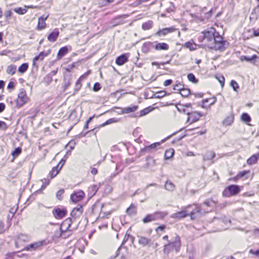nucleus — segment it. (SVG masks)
I'll use <instances>...</instances> for the list:
<instances>
[{
	"instance_id": "obj_1",
	"label": "nucleus",
	"mask_w": 259,
	"mask_h": 259,
	"mask_svg": "<svg viewBox=\"0 0 259 259\" xmlns=\"http://www.w3.org/2000/svg\"><path fill=\"white\" fill-rule=\"evenodd\" d=\"M181 246V242L180 237L177 235L171 242L167 244H165L163 247V252L164 254H168L171 251L175 250L176 252H179Z\"/></svg>"
},
{
	"instance_id": "obj_2",
	"label": "nucleus",
	"mask_w": 259,
	"mask_h": 259,
	"mask_svg": "<svg viewBox=\"0 0 259 259\" xmlns=\"http://www.w3.org/2000/svg\"><path fill=\"white\" fill-rule=\"evenodd\" d=\"M215 31L213 28H211L210 30H205L201 32V35L198 37V40L200 42L204 41V42L209 47L212 46V41L214 40V36Z\"/></svg>"
},
{
	"instance_id": "obj_3",
	"label": "nucleus",
	"mask_w": 259,
	"mask_h": 259,
	"mask_svg": "<svg viewBox=\"0 0 259 259\" xmlns=\"http://www.w3.org/2000/svg\"><path fill=\"white\" fill-rule=\"evenodd\" d=\"M167 214L168 213L166 211H155L153 213L147 214L143 219V222L146 224L152 221L162 220Z\"/></svg>"
},
{
	"instance_id": "obj_4",
	"label": "nucleus",
	"mask_w": 259,
	"mask_h": 259,
	"mask_svg": "<svg viewBox=\"0 0 259 259\" xmlns=\"http://www.w3.org/2000/svg\"><path fill=\"white\" fill-rule=\"evenodd\" d=\"M29 98L27 97L26 91L24 89H21L18 94V98L16 100V107L20 108L25 104L28 102Z\"/></svg>"
},
{
	"instance_id": "obj_5",
	"label": "nucleus",
	"mask_w": 259,
	"mask_h": 259,
	"mask_svg": "<svg viewBox=\"0 0 259 259\" xmlns=\"http://www.w3.org/2000/svg\"><path fill=\"white\" fill-rule=\"evenodd\" d=\"M240 192L239 187L237 185H232L227 187L223 191V195L228 197L231 196L235 195Z\"/></svg>"
},
{
	"instance_id": "obj_6",
	"label": "nucleus",
	"mask_w": 259,
	"mask_h": 259,
	"mask_svg": "<svg viewBox=\"0 0 259 259\" xmlns=\"http://www.w3.org/2000/svg\"><path fill=\"white\" fill-rule=\"evenodd\" d=\"M46 245H47L46 240H41V241H39L38 242H36L31 243V244L27 245L24 248V250H25L27 251L35 250L37 249H39L41 246Z\"/></svg>"
},
{
	"instance_id": "obj_7",
	"label": "nucleus",
	"mask_w": 259,
	"mask_h": 259,
	"mask_svg": "<svg viewBox=\"0 0 259 259\" xmlns=\"http://www.w3.org/2000/svg\"><path fill=\"white\" fill-rule=\"evenodd\" d=\"M84 196V193L82 191L76 192L71 195L70 200L74 203L81 201Z\"/></svg>"
},
{
	"instance_id": "obj_8",
	"label": "nucleus",
	"mask_w": 259,
	"mask_h": 259,
	"mask_svg": "<svg viewBox=\"0 0 259 259\" xmlns=\"http://www.w3.org/2000/svg\"><path fill=\"white\" fill-rule=\"evenodd\" d=\"M91 71H88L85 73H84L83 75H82L76 81L75 84V88H74V92H78L81 88L82 84H81V81L85 78L87 77V76L90 74Z\"/></svg>"
},
{
	"instance_id": "obj_9",
	"label": "nucleus",
	"mask_w": 259,
	"mask_h": 259,
	"mask_svg": "<svg viewBox=\"0 0 259 259\" xmlns=\"http://www.w3.org/2000/svg\"><path fill=\"white\" fill-rule=\"evenodd\" d=\"M67 213V210L65 208L61 209L56 208L53 210L54 217L57 219H61L63 218Z\"/></svg>"
},
{
	"instance_id": "obj_10",
	"label": "nucleus",
	"mask_w": 259,
	"mask_h": 259,
	"mask_svg": "<svg viewBox=\"0 0 259 259\" xmlns=\"http://www.w3.org/2000/svg\"><path fill=\"white\" fill-rule=\"evenodd\" d=\"M187 115H188V121H190L191 123L197 121L202 116L200 112H188Z\"/></svg>"
},
{
	"instance_id": "obj_11",
	"label": "nucleus",
	"mask_w": 259,
	"mask_h": 259,
	"mask_svg": "<svg viewBox=\"0 0 259 259\" xmlns=\"http://www.w3.org/2000/svg\"><path fill=\"white\" fill-rule=\"evenodd\" d=\"M160 145V143L158 142L153 143L149 146H146L144 148L141 149V153L142 154H144L145 152H151L152 151L156 150V148L157 146H158Z\"/></svg>"
},
{
	"instance_id": "obj_12",
	"label": "nucleus",
	"mask_w": 259,
	"mask_h": 259,
	"mask_svg": "<svg viewBox=\"0 0 259 259\" xmlns=\"http://www.w3.org/2000/svg\"><path fill=\"white\" fill-rule=\"evenodd\" d=\"M83 212V207L82 205H78L76 207L73 209L71 212V215L74 219L79 218Z\"/></svg>"
},
{
	"instance_id": "obj_13",
	"label": "nucleus",
	"mask_w": 259,
	"mask_h": 259,
	"mask_svg": "<svg viewBox=\"0 0 259 259\" xmlns=\"http://www.w3.org/2000/svg\"><path fill=\"white\" fill-rule=\"evenodd\" d=\"M175 30V28L172 27L170 28H165L159 29L155 34L158 36H165L169 33L174 32Z\"/></svg>"
},
{
	"instance_id": "obj_14",
	"label": "nucleus",
	"mask_w": 259,
	"mask_h": 259,
	"mask_svg": "<svg viewBox=\"0 0 259 259\" xmlns=\"http://www.w3.org/2000/svg\"><path fill=\"white\" fill-rule=\"evenodd\" d=\"M129 54H123L118 57L116 59V63L118 65H122L128 61Z\"/></svg>"
},
{
	"instance_id": "obj_15",
	"label": "nucleus",
	"mask_w": 259,
	"mask_h": 259,
	"mask_svg": "<svg viewBox=\"0 0 259 259\" xmlns=\"http://www.w3.org/2000/svg\"><path fill=\"white\" fill-rule=\"evenodd\" d=\"M228 43L226 41L217 42L216 44L213 45L210 47L211 48H214L221 51H223L228 47Z\"/></svg>"
},
{
	"instance_id": "obj_16",
	"label": "nucleus",
	"mask_w": 259,
	"mask_h": 259,
	"mask_svg": "<svg viewBox=\"0 0 259 259\" xmlns=\"http://www.w3.org/2000/svg\"><path fill=\"white\" fill-rule=\"evenodd\" d=\"M49 15H47L46 17H44V16H41L39 18L38 21V24L37 26V30H40L45 29L46 26V20L48 18Z\"/></svg>"
},
{
	"instance_id": "obj_17",
	"label": "nucleus",
	"mask_w": 259,
	"mask_h": 259,
	"mask_svg": "<svg viewBox=\"0 0 259 259\" xmlns=\"http://www.w3.org/2000/svg\"><path fill=\"white\" fill-rule=\"evenodd\" d=\"M60 163H59L57 166L54 167L52 170L50 172L49 175L51 177V179H53L55 177L59 172L60 169L63 166V164L60 166Z\"/></svg>"
},
{
	"instance_id": "obj_18",
	"label": "nucleus",
	"mask_w": 259,
	"mask_h": 259,
	"mask_svg": "<svg viewBox=\"0 0 259 259\" xmlns=\"http://www.w3.org/2000/svg\"><path fill=\"white\" fill-rule=\"evenodd\" d=\"M59 35V31L58 29H55L48 36V39L51 42L55 41Z\"/></svg>"
},
{
	"instance_id": "obj_19",
	"label": "nucleus",
	"mask_w": 259,
	"mask_h": 259,
	"mask_svg": "<svg viewBox=\"0 0 259 259\" xmlns=\"http://www.w3.org/2000/svg\"><path fill=\"white\" fill-rule=\"evenodd\" d=\"M188 211L187 210H182L172 214L170 217L173 219H180L186 217L188 215Z\"/></svg>"
},
{
	"instance_id": "obj_20",
	"label": "nucleus",
	"mask_w": 259,
	"mask_h": 259,
	"mask_svg": "<svg viewBox=\"0 0 259 259\" xmlns=\"http://www.w3.org/2000/svg\"><path fill=\"white\" fill-rule=\"evenodd\" d=\"M138 243L144 247L149 244L151 241V239L142 236H138Z\"/></svg>"
},
{
	"instance_id": "obj_21",
	"label": "nucleus",
	"mask_w": 259,
	"mask_h": 259,
	"mask_svg": "<svg viewBox=\"0 0 259 259\" xmlns=\"http://www.w3.org/2000/svg\"><path fill=\"white\" fill-rule=\"evenodd\" d=\"M169 48V45L164 42H158L155 46V49L156 51H166Z\"/></svg>"
},
{
	"instance_id": "obj_22",
	"label": "nucleus",
	"mask_w": 259,
	"mask_h": 259,
	"mask_svg": "<svg viewBox=\"0 0 259 259\" xmlns=\"http://www.w3.org/2000/svg\"><path fill=\"white\" fill-rule=\"evenodd\" d=\"M50 52L51 50H48L46 52L44 51L40 52L38 56H35L33 58V62H34L38 60L42 61L45 57H47L50 54Z\"/></svg>"
},
{
	"instance_id": "obj_23",
	"label": "nucleus",
	"mask_w": 259,
	"mask_h": 259,
	"mask_svg": "<svg viewBox=\"0 0 259 259\" xmlns=\"http://www.w3.org/2000/svg\"><path fill=\"white\" fill-rule=\"evenodd\" d=\"M259 159V152L256 154H254L251 156L249 158H248L247 160V163L249 165H251L254 164L256 162L257 160Z\"/></svg>"
},
{
	"instance_id": "obj_24",
	"label": "nucleus",
	"mask_w": 259,
	"mask_h": 259,
	"mask_svg": "<svg viewBox=\"0 0 259 259\" xmlns=\"http://www.w3.org/2000/svg\"><path fill=\"white\" fill-rule=\"evenodd\" d=\"M215 156V154L214 152L212 151L207 152L206 155L203 156V161H206L208 160H210L214 158Z\"/></svg>"
},
{
	"instance_id": "obj_25",
	"label": "nucleus",
	"mask_w": 259,
	"mask_h": 259,
	"mask_svg": "<svg viewBox=\"0 0 259 259\" xmlns=\"http://www.w3.org/2000/svg\"><path fill=\"white\" fill-rule=\"evenodd\" d=\"M126 212L130 215H135L137 213L136 207L132 204L130 207L127 208Z\"/></svg>"
},
{
	"instance_id": "obj_26",
	"label": "nucleus",
	"mask_w": 259,
	"mask_h": 259,
	"mask_svg": "<svg viewBox=\"0 0 259 259\" xmlns=\"http://www.w3.org/2000/svg\"><path fill=\"white\" fill-rule=\"evenodd\" d=\"M153 26V21L152 20H148V21L143 23L142 28L144 30H147L152 28Z\"/></svg>"
},
{
	"instance_id": "obj_27",
	"label": "nucleus",
	"mask_w": 259,
	"mask_h": 259,
	"mask_svg": "<svg viewBox=\"0 0 259 259\" xmlns=\"http://www.w3.org/2000/svg\"><path fill=\"white\" fill-rule=\"evenodd\" d=\"M138 109V106L134 105L132 107H127L122 109V113H129L135 111Z\"/></svg>"
},
{
	"instance_id": "obj_28",
	"label": "nucleus",
	"mask_w": 259,
	"mask_h": 259,
	"mask_svg": "<svg viewBox=\"0 0 259 259\" xmlns=\"http://www.w3.org/2000/svg\"><path fill=\"white\" fill-rule=\"evenodd\" d=\"M164 188L169 191H173L176 188L175 185L171 182L167 181L165 182Z\"/></svg>"
},
{
	"instance_id": "obj_29",
	"label": "nucleus",
	"mask_w": 259,
	"mask_h": 259,
	"mask_svg": "<svg viewBox=\"0 0 259 259\" xmlns=\"http://www.w3.org/2000/svg\"><path fill=\"white\" fill-rule=\"evenodd\" d=\"M175 153V151L173 149H169L165 151L164 154V159L168 160L172 157Z\"/></svg>"
},
{
	"instance_id": "obj_30",
	"label": "nucleus",
	"mask_w": 259,
	"mask_h": 259,
	"mask_svg": "<svg viewBox=\"0 0 259 259\" xmlns=\"http://www.w3.org/2000/svg\"><path fill=\"white\" fill-rule=\"evenodd\" d=\"M68 52V49L66 47H62L61 48L57 55V57L58 59H60L62 58L66 54H67Z\"/></svg>"
},
{
	"instance_id": "obj_31",
	"label": "nucleus",
	"mask_w": 259,
	"mask_h": 259,
	"mask_svg": "<svg viewBox=\"0 0 259 259\" xmlns=\"http://www.w3.org/2000/svg\"><path fill=\"white\" fill-rule=\"evenodd\" d=\"M16 66L14 65H10L7 68V73L9 74L13 75L16 71Z\"/></svg>"
},
{
	"instance_id": "obj_32",
	"label": "nucleus",
	"mask_w": 259,
	"mask_h": 259,
	"mask_svg": "<svg viewBox=\"0 0 259 259\" xmlns=\"http://www.w3.org/2000/svg\"><path fill=\"white\" fill-rule=\"evenodd\" d=\"M234 116L233 114L228 116L224 120V123L227 125H231L234 121Z\"/></svg>"
},
{
	"instance_id": "obj_33",
	"label": "nucleus",
	"mask_w": 259,
	"mask_h": 259,
	"mask_svg": "<svg viewBox=\"0 0 259 259\" xmlns=\"http://www.w3.org/2000/svg\"><path fill=\"white\" fill-rule=\"evenodd\" d=\"M241 120L246 123L249 122L251 120L250 116L246 113H243L241 116Z\"/></svg>"
},
{
	"instance_id": "obj_34",
	"label": "nucleus",
	"mask_w": 259,
	"mask_h": 259,
	"mask_svg": "<svg viewBox=\"0 0 259 259\" xmlns=\"http://www.w3.org/2000/svg\"><path fill=\"white\" fill-rule=\"evenodd\" d=\"M201 212V208L199 206H196L195 209H193L190 213V215L192 220L195 219V214L196 213H200Z\"/></svg>"
},
{
	"instance_id": "obj_35",
	"label": "nucleus",
	"mask_w": 259,
	"mask_h": 259,
	"mask_svg": "<svg viewBox=\"0 0 259 259\" xmlns=\"http://www.w3.org/2000/svg\"><path fill=\"white\" fill-rule=\"evenodd\" d=\"M223 41L222 37L219 35L218 32H215L214 36V40L212 41V46L216 44L217 42H222Z\"/></svg>"
},
{
	"instance_id": "obj_36",
	"label": "nucleus",
	"mask_w": 259,
	"mask_h": 259,
	"mask_svg": "<svg viewBox=\"0 0 259 259\" xmlns=\"http://www.w3.org/2000/svg\"><path fill=\"white\" fill-rule=\"evenodd\" d=\"M28 68V65L27 63L22 64L18 68V71L21 73L25 72Z\"/></svg>"
},
{
	"instance_id": "obj_37",
	"label": "nucleus",
	"mask_w": 259,
	"mask_h": 259,
	"mask_svg": "<svg viewBox=\"0 0 259 259\" xmlns=\"http://www.w3.org/2000/svg\"><path fill=\"white\" fill-rule=\"evenodd\" d=\"M152 44L151 42L144 43L142 47V51L144 53H147L149 51V47Z\"/></svg>"
},
{
	"instance_id": "obj_38",
	"label": "nucleus",
	"mask_w": 259,
	"mask_h": 259,
	"mask_svg": "<svg viewBox=\"0 0 259 259\" xmlns=\"http://www.w3.org/2000/svg\"><path fill=\"white\" fill-rule=\"evenodd\" d=\"M187 78L190 81L193 83H197L198 82V80L193 73H189L187 75Z\"/></svg>"
},
{
	"instance_id": "obj_39",
	"label": "nucleus",
	"mask_w": 259,
	"mask_h": 259,
	"mask_svg": "<svg viewBox=\"0 0 259 259\" xmlns=\"http://www.w3.org/2000/svg\"><path fill=\"white\" fill-rule=\"evenodd\" d=\"M180 93L183 97H187L190 94V90L188 89L184 88L180 92Z\"/></svg>"
},
{
	"instance_id": "obj_40",
	"label": "nucleus",
	"mask_w": 259,
	"mask_h": 259,
	"mask_svg": "<svg viewBox=\"0 0 259 259\" xmlns=\"http://www.w3.org/2000/svg\"><path fill=\"white\" fill-rule=\"evenodd\" d=\"M21 153V149L20 147L16 148L12 152V155L14 158L17 157Z\"/></svg>"
},
{
	"instance_id": "obj_41",
	"label": "nucleus",
	"mask_w": 259,
	"mask_h": 259,
	"mask_svg": "<svg viewBox=\"0 0 259 259\" xmlns=\"http://www.w3.org/2000/svg\"><path fill=\"white\" fill-rule=\"evenodd\" d=\"M184 89V85L180 82L176 84L174 88V90L179 91L180 92Z\"/></svg>"
},
{
	"instance_id": "obj_42",
	"label": "nucleus",
	"mask_w": 259,
	"mask_h": 259,
	"mask_svg": "<svg viewBox=\"0 0 259 259\" xmlns=\"http://www.w3.org/2000/svg\"><path fill=\"white\" fill-rule=\"evenodd\" d=\"M184 46L186 48L189 49L190 51H194L195 50V48H194L193 47V45L192 42H191L190 41L186 42Z\"/></svg>"
},
{
	"instance_id": "obj_43",
	"label": "nucleus",
	"mask_w": 259,
	"mask_h": 259,
	"mask_svg": "<svg viewBox=\"0 0 259 259\" xmlns=\"http://www.w3.org/2000/svg\"><path fill=\"white\" fill-rule=\"evenodd\" d=\"M64 190L62 189H60V190H59L57 193H56V197L57 198L61 200L63 198V194H64Z\"/></svg>"
},
{
	"instance_id": "obj_44",
	"label": "nucleus",
	"mask_w": 259,
	"mask_h": 259,
	"mask_svg": "<svg viewBox=\"0 0 259 259\" xmlns=\"http://www.w3.org/2000/svg\"><path fill=\"white\" fill-rule=\"evenodd\" d=\"M15 11L20 15L24 14L27 12V10L25 9H23L22 8H18L15 9Z\"/></svg>"
},
{
	"instance_id": "obj_45",
	"label": "nucleus",
	"mask_w": 259,
	"mask_h": 259,
	"mask_svg": "<svg viewBox=\"0 0 259 259\" xmlns=\"http://www.w3.org/2000/svg\"><path fill=\"white\" fill-rule=\"evenodd\" d=\"M231 85L233 88V90L236 92L237 91V89L239 88L238 83L233 80L231 81Z\"/></svg>"
},
{
	"instance_id": "obj_46",
	"label": "nucleus",
	"mask_w": 259,
	"mask_h": 259,
	"mask_svg": "<svg viewBox=\"0 0 259 259\" xmlns=\"http://www.w3.org/2000/svg\"><path fill=\"white\" fill-rule=\"evenodd\" d=\"M71 83H72L71 81H70V80L69 79L67 80L66 78H65L64 81V84H63V87L64 88V90H66L69 87H70V85L71 84Z\"/></svg>"
},
{
	"instance_id": "obj_47",
	"label": "nucleus",
	"mask_w": 259,
	"mask_h": 259,
	"mask_svg": "<svg viewBox=\"0 0 259 259\" xmlns=\"http://www.w3.org/2000/svg\"><path fill=\"white\" fill-rule=\"evenodd\" d=\"M210 100H212V101H211V102H210V103H209V105H211L213 104L216 102L217 100H216L215 98H213L212 99H206V100L203 101V105H204L205 103L208 102V101H210ZM202 107H204V105H202Z\"/></svg>"
},
{
	"instance_id": "obj_48",
	"label": "nucleus",
	"mask_w": 259,
	"mask_h": 259,
	"mask_svg": "<svg viewBox=\"0 0 259 259\" xmlns=\"http://www.w3.org/2000/svg\"><path fill=\"white\" fill-rule=\"evenodd\" d=\"M8 127L5 122L0 120V130L5 131Z\"/></svg>"
},
{
	"instance_id": "obj_49",
	"label": "nucleus",
	"mask_w": 259,
	"mask_h": 259,
	"mask_svg": "<svg viewBox=\"0 0 259 259\" xmlns=\"http://www.w3.org/2000/svg\"><path fill=\"white\" fill-rule=\"evenodd\" d=\"M117 121V120L115 118H110L108 120H107L105 123H103L102 124V126H105L106 125L109 124L110 123L115 122Z\"/></svg>"
},
{
	"instance_id": "obj_50",
	"label": "nucleus",
	"mask_w": 259,
	"mask_h": 259,
	"mask_svg": "<svg viewBox=\"0 0 259 259\" xmlns=\"http://www.w3.org/2000/svg\"><path fill=\"white\" fill-rule=\"evenodd\" d=\"M244 59L248 62H252V61L255 60H256V59H257V56L254 55L252 56L251 57L245 56Z\"/></svg>"
},
{
	"instance_id": "obj_51",
	"label": "nucleus",
	"mask_w": 259,
	"mask_h": 259,
	"mask_svg": "<svg viewBox=\"0 0 259 259\" xmlns=\"http://www.w3.org/2000/svg\"><path fill=\"white\" fill-rule=\"evenodd\" d=\"M247 172L245 170L240 171L236 177L235 179H239L243 177H244Z\"/></svg>"
},
{
	"instance_id": "obj_52",
	"label": "nucleus",
	"mask_w": 259,
	"mask_h": 259,
	"mask_svg": "<svg viewBox=\"0 0 259 259\" xmlns=\"http://www.w3.org/2000/svg\"><path fill=\"white\" fill-rule=\"evenodd\" d=\"M101 88V84L99 82H96L95 83L93 87V91L95 92H97L99 91Z\"/></svg>"
},
{
	"instance_id": "obj_53",
	"label": "nucleus",
	"mask_w": 259,
	"mask_h": 259,
	"mask_svg": "<svg viewBox=\"0 0 259 259\" xmlns=\"http://www.w3.org/2000/svg\"><path fill=\"white\" fill-rule=\"evenodd\" d=\"M258 18V15L256 14V8L252 10V12L250 15V18L257 19Z\"/></svg>"
},
{
	"instance_id": "obj_54",
	"label": "nucleus",
	"mask_w": 259,
	"mask_h": 259,
	"mask_svg": "<svg viewBox=\"0 0 259 259\" xmlns=\"http://www.w3.org/2000/svg\"><path fill=\"white\" fill-rule=\"evenodd\" d=\"M166 94L165 91H161L156 93V97L157 98H161L164 97Z\"/></svg>"
},
{
	"instance_id": "obj_55",
	"label": "nucleus",
	"mask_w": 259,
	"mask_h": 259,
	"mask_svg": "<svg viewBox=\"0 0 259 259\" xmlns=\"http://www.w3.org/2000/svg\"><path fill=\"white\" fill-rule=\"evenodd\" d=\"M217 78L221 83L222 87H223L225 83V77L223 76H221Z\"/></svg>"
},
{
	"instance_id": "obj_56",
	"label": "nucleus",
	"mask_w": 259,
	"mask_h": 259,
	"mask_svg": "<svg viewBox=\"0 0 259 259\" xmlns=\"http://www.w3.org/2000/svg\"><path fill=\"white\" fill-rule=\"evenodd\" d=\"M15 87V83L13 81H10L7 87L8 90H13Z\"/></svg>"
},
{
	"instance_id": "obj_57",
	"label": "nucleus",
	"mask_w": 259,
	"mask_h": 259,
	"mask_svg": "<svg viewBox=\"0 0 259 259\" xmlns=\"http://www.w3.org/2000/svg\"><path fill=\"white\" fill-rule=\"evenodd\" d=\"M249 252L251 254H253L256 255V256H259V249H257L256 250H254L253 249H250L249 250Z\"/></svg>"
},
{
	"instance_id": "obj_58",
	"label": "nucleus",
	"mask_w": 259,
	"mask_h": 259,
	"mask_svg": "<svg viewBox=\"0 0 259 259\" xmlns=\"http://www.w3.org/2000/svg\"><path fill=\"white\" fill-rule=\"evenodd\" d=\"M93 117H90L87 121H86V123L84 126V129H87L88 128L89 123L92 121L93 119Z\"/></svg>"
},
{
	"instance_id": "obj_59",
	"label": "nucleus",
	"mask_w": 259,
	"mask_h": 259,
	"mask_svg": "<svg viewBox=\"0 0 259 259\" xmlns=\"http://www.w3.org/2000/svg\"><path fill=\"white\" fill-rule=\"evenodd\" d=\"M149 112V111L147 109H145L142 111H141L140 116H142L146 115Z\"/></svg>"
},
{
	"instance_id": "obj_60",
	"label": "nucleus",
	"mask_w": 259,
	"mask_h": 259,
	"mask_svg": "<svg viewBox=\"0 0 259 259\" xmlns=\"http://www.w3.org/2000/svg\"><path fill=\"white\" fill-rule=\"evenodd\" d=\"M172 82V80L171 79H167V80H166L164 82V86H168L169 85H170Z\"/></svg>"
},
{
	"instance_id": "obj_61",
	"label": "nucleus",
	"mask_w": 259,
	"mask_h": 259,
	"mask_svg": "<svg viewBox=\"0 0 259 259\" xmlns=\"http://www.w3.org/2000/svg\"><path fill=\"white\" fill-rule=\"evenodd\" d=\"M116 174H112L110 177H109L108 178H107L106 179V180L108 182H111V181H112V179L115 177Z\"/></svg>"
},
{
	"instance_id": "obj_62",
	"label": "nucleus",
	"mask_w": 259,
	"mask_h": 259,
	"mask_svg": "<svg viewBox=\"0 0 259 259\" xmlns=\"http://www.w3.org/2000/svg\"><path fill=\"white\" fill-rule=\"evenodd\" d=\"M5 107H6V106H5V105L4 103H0V113L4 111V110L5 109Z\"/></svg>"
},
{
	"instance_id": "obj_63",
	"label": "nucleus",
	"mask_w": 259,
	"mask_h": 259,
	"mask_svg": "<svg viewBox=\"0 0 259 259\" xmlns=\"http://www.w3.org/2000/svg\"><path fill=\"white\" fill-rule=\"evenodd\" d=\"M165 228V226L164 225H161V226H160L158 227H157L156 229V231H158V230H160V231H162L164 230Z\"/></svg>"
},
{
	"instance_id": "obj_64",
	"label": "nucleus",
	"mask_w": 259,
	"mask_h": 259,
	"mask_svg": "<svg viewBox=\"0 0 259 259\" xmlns=\"http://www.w3.org/2000/svg\"><path fill=\"white\" fill-rule=\"evenodd\" d=\"M253 35L254 36H259V28L253 30Z\"/></svg>"
}]
</instances>
